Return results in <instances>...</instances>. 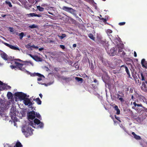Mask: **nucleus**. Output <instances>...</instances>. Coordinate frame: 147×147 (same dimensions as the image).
Listing matches in <instances>:
<instances>
[{
	"label": "nucleus",
	"instance_id": "1",
	"mask_svg": "<svg viewBox=\"0 0 147 147\" xmlns=\"http://www.w3.org/2000/svg\"><path fill=\"white\" fill-rule=\"evenodd\" d=\"M29 125L34 128H43L44 124L37 118L30 121L29 124L26 123L23 125L22 127V131L26 137H28L33 134L32 131Z\"/></svg>",
	"mask_w": 147,
	"mask_h": 147
},
{
	"label": "nucleus",
	"instance_id": "2",
	"mask_svg": "<svg viewBox=\"0 0 147 147\" xmlns=\"http://www.w3.org/2000/svg\"><path fill=\"white\" fill-rule=\"evenodd\" d=\"M22 62V61L18 59L12 60L11 61L12 65H10V67L12 69L18 68L20 70L25 71H26L25 69V67L30 65L32 66H34L33 63L31 61H24L21 63Z\"/></svg>",
	"mask_w": 147,
	"mask_h": 147
},
{
	"label": "nucleus",
	"instance_id": "3",
	"mask_svg": "<svg viewBox=\"0 0 147 147\" xmlns=\"http://www.w3.org/2000/svg\"><path fill=\"white\" fill-rule=\"evenodd\" d=\"M31 76H38L39 78H37V80L38 81V83L39 84H44L43 80L44 79V76L38 73H34L31 74ZM44 84L46 86V84Z\"/></svg>",
	"mask_w": 147,
	"mask_h": 147
},
{
	"label": "nucleus",
	"instance_id": "4",
	"mask_svg": "<svg viewBox=\"0 0 147 147\" xmlns=\"http://www.w3.org/2000/svg\"><path fill=\"white\" fill-rule=\"evenodd\" d=\"M15 96L16 99H18L20 101L23 100L25 97H29V95L22 92H16L15 94Z\"/></svg>",
	"mask_w": 147,
	"mask_h": 147
},
{
	"label": "nucleus",
	"instance_id": "5",
	"mask_svg": "<svg viewBox=\"0 0 147 147\" xmlns=\"http://www.w3.org/2000/svg\"><path fill=\"white\" fill-rule=\"evenodd\" d=\"M35 112L34 111L29 112L28 114V120L31 119L32 120L34 119L35 117Z\"/></svg>",
	"mask_w": 147,
	"mask_h": 147
},
{
	"label": "nucleus",
	"instance_id": "6",
	"mask_svg": "<svg viewBox=\"0 0 147 147\" xmlns=\"http://www.w3.org/2000/svg\"><path fill=\"white\" fill-rule=\"evenodd\" d=\"M28 97H25L23 99V102L26 105H30L32 104L30 99L28 98Z\"/></svg>",
	"mask_w": 147,
	"mask_h": 147
},
{
	"label": "nucleus",
	"instance_id": "7",
	"mask_svg": "<svg viewBox=\"0 0 147 147\" xmlns=\"http://www.w3.org/2000/svg\"><path fill=\"white\" fill-rule=\"evenodd\" d=\"M62 9L68 12H70L71 13H72L74 12V10L72 8L67 7L65 6H64L63 7Z\"/></svg>",
	"mask_w": 147,
	"mask_h": 147
},
{
	"label": "nucleus",
	"instance_id": "8",
	"mask_svg": "<svg viewBox=\"0 0 147 147\" xmlns=\"http://www.w3.org/2000/svg\"><path fill=\"white\" fill-rule=\"evenodd\" d=\"M5 44L7 47H9L11 49L15 50H18L19 51L20 50V49H19L17 47H16L14 46L10 45L7 43H5Z\"/></svg>",
	"mask_w": 147,
	"mask_h": 147
},
{
	"label": "nucleus",
	"instance_id": "9",
	"mask_svg": "<svg viewBox=\"0 0 147 147\" xmlns=\"http://www.w3.org/2000/svg\"><path fill=\"white\" fill-rule=\"evenodd\" d=\"M29 55L36 61H42L41 58L36 56H33L30 54H29Z\"/></svg>",
	"mask_w": 147,
	"mask_h": 147
},
{
	"label": "nucleus",
	"instance_id": "10",
	"mask_svg": "<svg viewBox=\"0 0 147 147\" xmlns=\"http://www.w3.org/2000/svg\"><path fill=\"white\" fill-rule=\"evenodd\" d=\"M1 55L2 58L4 60H7L9 59L6 54L4 53H1Z\"/></svg>",
	"mask_w": 147,
	"mask_h": 147
},
{
	"label": "nucleus",
	"instance_id": "11",
	"mask_svg": "<svg viewBox=\"0 0 147 147\" xmlns=\"http://www.w3.org/2000/svg\"><path fill=\"white\" fill-rule=\"evenodd\" d=\"M11 118L14 121V125L15 126H16V123H15V121H18L17 119V118L16 117L13 116V115H12V113H11Z\"/></svg>",
	"mask_w": 147,
	"mask_h": 147
},
{
	"label": "nucleus",
	"instance_id": "12",
	"mask_svg": "<svg viewBox=\"0 0 147 147\" xmlns=\"http://www.w3.org/2000/svg\"><path fill=\"white\" fill-rule=\"evenodd\" d=\"M141 64L143 67L145 68L147 67L146 63L144 59H143L141 61Z\"/></svg>",
	"mask_w": 147,
	"mask_h": 147
},
{
	"label": "nucleus",
	"instance_id": "13",
	"mask_svg": "<svg viewBox=\"0 0 147 147\" xmlns=\"http://www.w3.org/2000/svg\"><path fill=\"white\" fill-rule=\"evenodd\" d=\"M22 146L21 144L19 141H17L16 144V145L14 146V147H22Z\"/></svg>",
	"mask_w": 147,
	"mask_h": 147
},
{
	"label": "nucleus",
	"instance_id": "14",
	"mask_svg": "<svg viewBox=\"0 0 147 147\" xmlns=\"http://www.w3.org/2000/svg\"><path fill=\"white\" fill-rule=\"evenodd\" d=\"M115 53V50H114V49H111L110 53H109L110 55L113 56Z\"/></svg>",
	"mask_w": 147,
	"mask_h": 147
},
{
	"label": "nucleus",
	"instance_id": "15",
	"mask_svg": "<svg viewBox=\"0 0 147 147\" xmlns=\"http://www.w3.org/2000/svg\"><path fill=\"white\" fill-rule=\"evenodd\" d=\"M7 96L9 99H11L13 97L12 94L10 92H8Z\"/></svg>",
	"mask_w": 147,
	"mask_h": 147
},
{
	"label": "nucleus",
	"instance_id": "16",
	"mask_svg": "<svg viewBox=\"0 0 147 147\" xmlns=\"http://www.w3.org/2000/svg\"><path fill=\"white\" fill-rule=\"evenodd\" d=\"M132 134L134 136V138L136 139L140 140V136L136 135L134 132H132Z\"/></svg>",
	"mask_w": 147,
	"mask_h": 147
},
{
	"label": "nucleus",
	"instance_id": "17",
	"mask_svg": "<svg viewBox=\"0 0 147 147\" xmlns=\"http://www.w3.org/2000/svg\"><path fill=\"white\" fill-rule=\"evenodd\" d=\"M29 27L30 28L33 29L34 28H38V26L35 24H32L29 26Z\"/></svg>",
	"mask_w": 147,
	"mask_h": 147
},
{
	"label": "nucleus",
	"instance_id": "18",
	"mask_svg": "<svg viewBox=\"0 0 147 147\" xmlns=\"http://www.w3.org/2000/svg\"><path fill=\"white\" fill-rule=\"evenodd\" d=\"M35 101L38 105H40L41 103V101L38 98H36L35 100Z\"/></svg>",
	"mask_w": 147,
	"mask_h": 147
},
{
	"label": "nucleus",
	"instance_id": "19",
	"mask_svg": "<svg viewBox=\"0 0 147 147\" xmlns=\"http://www.w3.org/2000/svg\"><path fill=\"white\" fill-rule=\"evenodd\" d=\"M122 66H123V67H125V68L126 71V72L127 73V74L129 75V76H130V73H129V71L128 70V69L127 67L126 66H124L123 65L121 66V67Z\"/></svg>",
	"mask_w": 147,
	"mask_h": 147
},
{
	"label": "nucleus",
	"instance_id": "20",
	"mask_svg": "<svg viewBox=\"0 0 147 147\" xmlns=\"http://www.w3.org/2000/svg\"><path fill=\"white\" fill-rule=\"evenodd\" d=\"M37 9L40 11H43L44 10V8L40 7L39 6H37Z\"/></svg>",
	"mask_w": 147,
	"mask_h": 147
},
{
	"label": "nucleus",
	"instance_id": "21",
	"mask_svg": "<svg viewBox=\"0 0 147 147\" xmlns=\"http://www.w3.org/2000/svg\"><path fill=\"white\" fill-rule=\"evenodd\" d=\"M35 117L36 116V117L38 118L39 119H40L41 117L39 113H38L36 112H35Z\"/></svg>",
	"mask_w": 147,
	"mask_h": 147
},
{
	"label": "nucleus",
	"instance_id": "22",
	"mask_svg": "<svg viewBox=\"0 0 147 147\" xmlns=\"http://www.w3.org/2000/svg\"><path fill=\"white\" fill-rule=\"evenodd\" d=\"M36 14L34 13H30L28 15V17L35 16Z\"/></svg>",
	"mask_w": 147,
	"mask_h": 147
},
{
	"label": "nucleus",
	"instance_id": "23",
	"mask_svg": "<svg viewBox=\"0 0 147 147\" xmlns=\"http://www.w3.org/2000/svg\"><path fill=\"white\" fill-rule=\"evenodd\" d=\"M25 47L28 49H30L32 50L31 48L32 47V46H31L30 44H28L25 46Z\"/></svg>",
	"mask_w": 147,
	"mask_h": 147
},
{
	"label": "nucleus",
	"instance_id": "24",
	"mask_svg": "<svg viewBox=\"0 0 147 147\" xmlns=\"http://www.w3.org/2000/svg\"><path fill=\"white\" fill-rule=\"evenodd\" d=\"M58 36L61 39H62L66 36V35L65 34H63L61 36Z\"/></svg>",
	"mask_w": 147,
	"mask_h": 147
},
{
	"label": "nucleus",
	"instance_id": "25",
	"mask_svg": "<svg viewBox=\"0 0 147 147\" xmlns=\"http://www.w3.org/2000/svg\"><path fill=\"white\" fill-rule=\"evenodd\" d=\"M24 33L23 32H21L19 34L20 39H22L23 37Z\"/></svg>",
	"mask_w": 147,
	"mask_h": 147
},
{
	"label": "nucleus",
	"instance_id": "26",
	"mask_svg": "<svg viewBox=\"0 0 147 147\" xmlns=\"http://www.w3.org/2000/svg\"><path fill=\"white\" fill-rule=\"evenodd\" d=\"M89 37L92 39L94 40V38L92 34H90L89 35Z\"/></svg>",
	"mask_w": 147,
	"mask_h": 147
},
{
	"label": "nucleus",
	"instance_id": "27",
	"mask_svg": "<svg viewBox=\"0 0 147 147\" xmlns=\"http://www.w3.org/2000/svg\"><path fill=\"white\" fill-rule=\"evenodd\" d=\"M78 81H82L83 80V79L81 78H79L78 77H76L75 78Z\"/></svg>",
	"mask_w": 147,
	"mask_h": 147
},
{
	"label": "nucleus",
	"instance_id": "28",
	"mask_svg": "<svg viewBox=\"0 0 147 147\" xmlns=\"http://www.w3.org/2000/svg\"><path fill=\"white\" fill-rule=\"evenodd\" d=\"M125 22H121L119 23V25L120 26H122L124 25L125 24Z\"/></svg>",
	"mask_w": 147,
	"mask_h": 147
},
{
	"label": "nucleus",
	"instance_id": "29",
	"mask_svg": "<svg viewBox=\"0 0 147 147\" xmlns=\"http://www.w3.org/2000/svg\"><path fill=\"white\" fill-rule=\"evenodd\" d=\"M112 32V31L110 29L108 30L107 31V33H111Z\"/></svg>",
	"mask_w": 147,
	"mask_h": 147
},
{
	"label": "nucleus",
	"instance_id": "30",
	"mask_svg": "<svg viewBox=\"0 0 147 147\" xmlns=\"http://www.w3.org/2000/svg\"><path fill=\"white\" fill-rule=\"evenodd\" d=\"M32 47H33L35 49H38V46H35L34 45L32 46Z\"/></svg>",
	"mask_w": 147,
	"mask_h": 147
},
{
	"label": "nucleus",
	"instance_id": "31",
	"mask_svg": "<svg viewBox=\"0 0 147 147\" xmlns=\"http://www.w3.org/2000/svg\"><path fill=\"white\" fill-rule=\"evenodd\" d=\"M100 20H102V21H103L104 22H105L106 21V19H104L103 18H102L101 19L100 18Z\"/></svg>",
	"mask_w": 147,
	"mask_h": 147
},
{
	"label": "nucleus",
	"instance_id": "32",
	"mask_svg": "<svg viewBox=\"0 0 147 147\" xmlns=\"http://www.w3.org/2000/svg\"><path fill=\"white\" fill-rule=\"evenodd\" d=\"M9 30L10 32H13V28H9Z\"/></svg>",
	"mask_w": 147,
	"mask_h": 147
},
{
	"label": "nucleus",
	"instance_id": "33",
	"mask_svg": "<svg viewBox=\"0 0 147 147\" xmlns=\"http://www.w3.org/2000/svg\"><path fill=\"white\" fill-rule=\"evenodd\" d=\"M116 111H117L116 114H117V115L119 114H120V111L119 109L116 110Z\"/></svg>",
	"mask_w": 147,
	"mask_h": 147
},
{
	"label": "nucleus",
	"instance_id": "34",
	"mask_svg": "<svg viewBox=\"0 0 147 147\" xmlns=\"http://www.w3.org/2000/svg\"><path fill=\"white\" fill-rule=\"evenodd\" d=\"M141 77H142V80H144V77L143 76V74H141Z\"/></svg>",
	"mask_w": 147,
	"mask_h": 147
},
{
	"label": "nucleus",
	"instance_id": "35",
	"mask_svg": "<svg viewBox=\"0 0 147 147\" xmlns=\"http://www.w3.org/2000/svg\"><path fill=\"white\" fill-rule=\"evenodd\" d=\"M114 108H115V110L116 111L119 109L118 108V107L117 106H115L114 107Z\"/></svg>",
	"mask_w": 147,
	"mask_h": 147
},
{
	"label": "nucleus",
	"instance_id": "36",
	"mask_svg": "<svg viewBox=\"0 0 147 147\" xmlns=\"http://www.w3.org/2000/svg\"><path fill=\"white\" fill-rule=\"evenodd\" d=\"M60 47L63 49H64L65 48V47L63 45H60Z\"/></svg>",
	"mask_w": 147,
	"mask_h": 147
},
{
	"label": "nucleus",
	"instance_id": "37",
	"mask_svg": "<svg viewBox=\"0 0 147 147\" xmlns=\"http://www.w3.org/2000/svg\"><path fill=\"white\" fill-rule=\"evenodd\" d=\"M7 3L9 4V7H12V5H11V3L10 2H8Z\"/></svg>",
	"mask_w": 147,
	"mask_h": 147
},
{
	"label": "nucleus",
	"instance_id": "38",
	"mask_svg": "<svg viewBox=\"0 0 147 147\" xmlns=\"http://www.w3.org/2000/svg\"><path fill=\"white\" fill-rule=\"evenodd\" d=\"M134 57H136L137 55V54L136 53V52L135 51H134Z\"/></svg>",
	"mask_w": 147,
	"mask_h": 147
},
{
	"label": "nucleus",
	"instance_id": "39",
	"mask_svg": "<svg viewBox=\"0 0 147 147\" xmlns=\"http://www.w3.org/2000/svg\"><path fill=\"white\" fill-rule=\"evenodd\" d=\"M115 118H116V119H117V120L119 121L120 122V121L119 120V117H117L116 115H115Z\"/></svg>",
	"mask_w": 147,
	"mask_h": 147
},
{
	"label": "nucleus",
	"instance_id": "40",
	"mask_svg": "<svg viewBox=\"0 0 147 147\" xmlns=\"http://www.w3.org/2000/svg\"><path fill=\"white\" fill-rule=\"evenodd\" d=\"M43 49H44L43 48H39V51H41L42 50H43Z\"/></svg>",
	"mask_w": 147,
	"mask_h": 147
},
{
	"label": "nucleus",
	"instance_id": "41",
	"mask_svg": "<svg viewBox=\"0 0 147 147\" xmlns=\"http://www.w3.org/2000/svg\"><path fill=\"white\" fill-rule=\"evenodd\" d=\"M35 16H37L38 17H41V15H37L36 14L35 15Z\"/></svg>",
	"mask_w": 147,
	"mask_h": 147
},
{
	"label": "nucleus",
	"instance_id": "42",
	"mask_svg": "<svg viewBox=\"0 0 147 147\" xmlns=\"http://www.w3.org/2000/svg\"><path fill=\"white\" fill-rule=\"evenodd\" d=\"M76 44H74L73 45V47L74 48L76 47Z\"/></svg>",
	"mask_w": 147,
	"mask_h": 147
},
{
	"label": "nucleus",
	"instance_id": "43",
	"mask_svg": "<svg viewBox=\"0 0 147 147\" xmlns=\"http://www.w3.org/2000/svg\"><path fill=\"white\" fill-rule=\"evenodd\" d=\"M119 100H120V101H122L123 100V99L122 98H119Z\"/></svg>",
	"mask_w": 147,
	"mask_h": 147
},
{
	"label": "nucleus",
	"instance_id": "44",
	"mask_svg": "<svg viewBox=\"0 0 147 147\" xmlns=\"http://www.w3.org/2000/svg\"><path fill=\"white\" fill-rule=\"evenodd\" d=\"M134 104L135 107L137 106V105H138V104L136 103L135 102H134Z\"/></svg>",
	"mask_w": 147,
	"mask_h": 147
},
{
	"label": "nucleus",
	"instance_id": "45",
	"mask_svg": "<svg viewBox=\"0 0 147 147\" xmlns=\"http://www.w3.org/2000/svg\"><path fill=\"white\" fill-rule=\"evenodd\" d=\"M39 95L41 98H42V95L41 94H40Z\"/></svg>",
	"mask_w": 147,
	"mask_h": 147
},
{
	"label": "nucleus",
	"instance_id": "46",
	"mask_svg": "<svg viewBox=\"0 0 147 147\" xmlns=\"http://www.w3.org/2000/svg\"><path fill=\"white\" fill-rule=\"evenodd\" d=\"M137 106H139V107H142V105L141 104H138L137 105Z\"/></svg>",
	"mask_w": 147,
	"mask_h": 147
},
{
	"label": "nucleus",
	"instance_id": "47",
	"mask_svg": "<svg viewBox=\"0 0 147 147\" xmlns=\"http://www.w3.org/2000/svg\"><path fill=\"white\" fill-rule=\"evenodd\" d=\"M5 15H2L1 16L3 17H5Z\"/></svg>",
	"mask_w": 147,
	"mask_h": 147
},
{
	"label": "nucleus",
	"instance_id": "48",
	"mask_svg": "<svg viewBox=\"0 0 147 147\" xmlns=\"http://www.w3.org/2000/svg\"><path fill=\"white\" fill-rule=\"evenodd\" d=\"M131 97H132V98L133 99V96H132Z\"/></svg>",
	"mask_w": 147,
	"mask_h": 147
},
{
	"label": "nucleus",
	"instance_id": "49",
	"mask_svg": "<svg viewBox=\"0 0 147 147\" xmlns=\"http://www.w3.org/2000/svg\"><path fill=\"white\" fill-rule=\"evenodd\" d=\"M28 38H30V36H28Z\"/></svg>",
	"mask_w": 147,
	"mask_h": 147
},
{
	"label": "nucleus",
	"instance_id": "50",
	"mask_svg": "<svg viewBox=\"0 0 147 147\" xmlns=\"http://www.w3.org/2000/svg\"><path fill=\"white\" fill-rule=\"evenodd\" d=\"M2 65V64H1V63H0V65Z\"/></svg>",
	"mask_w": 147,
	"mask_h": 147
},
{
	"label": "nucleus",
	"instance_id": "51",
	"mask_svg": "<svg viewBox=\"0 0 147 147\" xmlns=\"http://www.w3.org/2000/svg\"><path fill=\"white\" fill-rule=\"evenodd\" d=\"M102 0L103 1H105L106 0Z\"/></svg>",
	"mask_w": 147,
	"mask_h": 147
},
{
	"label": "nucleus",
	"instance_id": "52",
	"mask_svg": "<svg viewBox=\"0 0 147 147\" xmlns=\"http://www.w3.org/2000/svg\"><path fill=\"white\" fill-rule=\"evenodd\" d=\"M100 16L101 17V15H100Z\"/></svg>",
	"mask_w": 147,
	"mask_h": 147
},
{
	"label": "nucleus",
	"instance_id": "53",
	"mask_svg": "<svg viewBox=\"0 0 147 147\" xmlns=\"http://www.w3.org/2000/svg\"><path fill=\"white\" fill-rule=\"evenodd\" d=\"M146 84H147V82H146Z\"/></svg>",
	"mask_w": 147,
	"mask_h": 147
}]
</instances>
